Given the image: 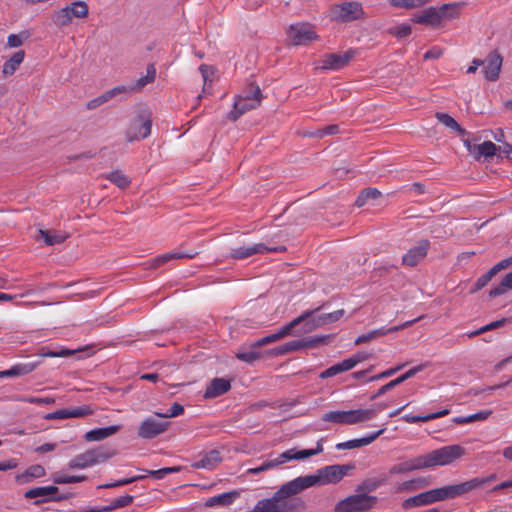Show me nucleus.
<instances>
[{
    "instance_id": "79ce46f5",
    "label": "nucleus",
    "mask_w": 512,
    "mask_h": 512,
    "mask_svg": "<svg viewBox=\"0 0 512 512\" xmlns=\"http://www.w3.org/2000/svg\"><path fill=\"white\" fill-rule=\"evenodd\" d=\"M51 20L55 26L62 28L71 24L73 19L70 17L67 9L61 8L52 14Z\"/></svg>"
},
{
    "instance_id": "de8ad7c7",
    "label": "nucleus",
    "mask_w": 512,
    "mask_h": 512,
    "mask_svg": "<svg viewBox=\"0 0 512 512\" xmlns=\"http://www.w3.org/2000/svg\"><path fill=\"white\" fill-rule=\"evenodd\" d=\"M109 181L111 183H114L118 189L124 190L128 188V185L130 183L127 176L124 174H121L119 172H113L108 177Z\"/></svg>"
},
{
    "instance_id": "4be33fe9",
    "label": "nucleus",
    "mask_w": 512,
    "mask_h": 512,
    "mask_svg": "<svg viewBox=\"0 0 512 512\" xmlns=\"http://www.w3.org/2000/svg\"><path fill=\"white\" fill-rule=\"evenodd\" d=\"M198 254H199V250H197V249H190L187 251H182L180 248V249H177V250H174V251H171L168 253H164L162 255L155 257L152 260V266L154 268H158V267L164 265L165 263H167L171 260H175V259H184V258L185 259H193Z\"/></svg>"
},
{
    "instance_id": "774afa93",
    "label": "nucleus",
    "mask_w": 512,
    "mask_h": 512,
    "mask_svg": "<svg viewBox=\"0 0 512 512\" xmlns=\"http://www.w3.org/2000/svg\"><path fill=\"white\" fill-rule=\"evenodd\" d=\"M510 265H512V255L498 262L490 270L496 275L498 272L508 268Z\"/></svg>"
},
{
    "instance_id": "7c9ffc66",
    "label": "nucleus",
    "mask_w": 512,
    "mask_h": 512,
    "mask_svg": "<svg viewBox=\"0 0 512 512\" xmlns=\"http://www.w3.org/2000/svg\"><path fill=\"white\" fill-rule=\"evenodd\" d=\"M430 485V481L425 477H417L411 480L404 481L395 486L394 491L396 493H404V492H415L420 489H424Z\"/></svg>"
},
{
    "instance_id": "423d86ee",
    "label": "nucleus",
    "mask_w": 512,
    "mask_h": 512,
    "mask_svg": "<svg viewBox=\"0 0 512 512\" xmlns=\"http://www.w3.org/2000/svg\"><path fill=\"white\" fill-rule=\"evenodd\" d=\"M323 451V445L321 441L317 442V446L315 449H304L297 451L296 449H289L274 459H270L268 461L263 462L260 466L256 468L249 469V473L251 474H259L261 472L267 471L271 468H274L278 465L284 464L290 460H301L305 458H309L311 456L317 455Z\"/></svg>"
},
{
    "instance_id": "603ef678",
    "label": "nucleus",
    "mask_w": 512,
    "mask_h": 512,
    "mask_svg": "<svg viewBox=\"0 0 512 512\" xmlns=\"http://www.w3.org/2000/svg\"><path fill=\"white\" fill-rule=\"evenodd\" d=\"M94 410L89 405H83L69 409L70 418H82L93 414Z\"/></svg>"
},
{
    "instance_id": "72a5a7b5",
    "label": "nucleus",
    "mask_w": 512,
    "mask_h": 512,
    "mask_svg": "<svg viewBox=\"0 0 512 512\" xmlns=\"http://www.w3.org/2000/svg\"><path fill=\"white\" fill-rule=\"evenodd\" d=\"M450 413L449 409H443L438 412L430 413L427 415H411V414H405L402 418L406 423H420V422H428L430 420H434L437 418L444 417Z\"/></svg>"
},
{
    "instance_id": "b1692460",
    "label": "nucleus",
    "mask_w": 512,
    "mask_h": 512,
    "mask_svg": "<svg viewBox=\"0 0 512 512\" xmlns=\"http://www.w3.org/2000/svg\"><path fill=\"white\" fill-rule=\"evenodd\" d=\"M385 430H386V428H382L378 431L370 433L369 435H367L365 437L358 438V439H351V440H348L345 442L337 443L335 447L337 450H350V449L360 448L363 446H368L371 443H373L380 435H382Z\"/></svg>"
},
{
    "instance_id": "ea45409f",
    "label": "nucleus",
    "mask_w": 512,
    "mask_h": 512,
    "mask_svg": "<svg viewBox=\"0 0 512 512\" xmlns=\"http://www.w3.org/2000/svg\"><path fill=\"white\" fill-rule=\"evenodd\" d=\"M45 475V469L41 465L30 466L25 473L17 476V481L26 483L32 478H40Z\"/></svg>"
},
{
    "instance_id": "c85d7f7f",
    "label": "nucleus",
    "mask_w": 512,
    "mask_h": 512,
    "mask_svg": "<svg viewBox=\"0 0 512 512\" xmlns=\"http://www.w3.org/2000/svg\"><path fill=\"white\" fill-rule=\"evenodd\" d=\"M425 469L422 456H418L404 462L393 465L389 469L390 474H403L414 470Z\"/></svg>"
},
{
    "instance_id": "9b49d317",
    "label": "nucleus",
    "mask_w": 512,
    "mask_h": 512,
    "mask_svg": "<svg viewBox=\"0 0 512 512\" xmlns=\"http://www.w3.org/2000/svg\"><path fill=\"white\" fill-rule=\"evenodd\" d=\"M108 457L109 455L99 448L90 449L71 459L68 467L70 469H85L106 460Z\"/></svg>"
},
{
    "instance_id": "f257e3e1",
    "label": "nucleus",
    "mask_w": 512,
    "mask_h": 512,
    "mask_svg": "<svg viewBox=\"0 0 512 512\" xmlns=\"http://www.w3.org/2000/svg\"><path fill=\"white\" fill-rule=\"evenodd\" d=\"M310 484L308 480H302L297 477L291 481L284 483L274 494V500L277 505L278 512H299L306 508L305 501L300 497H293L303 490L307 489Z\"/></svg>"
},
{
    "instance_id": "69168bd1",
    "label": "nucleus",
    "mask_w": 512,
    "mask_h": 512,
    "mask_svg": "<svg viewBox=\"0 0 512 512\" xmlns=\"http://www.w3.org/2000/svg\"><path fill=\"white\" fill-rule=\"evenodd\" d=\"M254 94H255V97L257 96V98L259 99V103H261L262 93H261V89L257 85H254V84L248 85V87L240 95L246 96V97H252V96H254Z\"/></svg>"
},
{
    "instance_id": "5701e85b",
    "label": "nucleus",
    "mask_w": 512,
    "mask_h": 512,
    "mask_svg": "<svg viewBox=\"0 0 512 512\" xmlns=\"http://www.w3.org/2000/svg\"><path fill=\"white\" fill-rule=\"evenodd\" d=\"M464 145L468 152L479 160L482 156L488 158L495 155L497 146L491 141H485L482 144H472L469 140H464Z\"/></svg>"
},
{
    "instance_id": "2eb2a0df",
    "label": "nucleus",
    "mask_w": 512,
    "mask_h": 512,
    "mask_svg": "<svg viewBox=\"0 0 512 512\" xmlns=\"http://www.w3.org/2000/svg\"><path fill=\"white\" fill-rule=\"evenodd\" d=\"M57 492L58 487L56 486H42L27 490L24 496L28 499H36L34 502L36 505L48 501H61L67 498L66 495H56Z\"/></svg>"
},
{
    "instance_id": "a18cd8bd",
    "label": "nucleus",
    "mask_w": 512,
    "mask_h": 512,
    "mask_svg": "<svg viewBox=\"0 0 512 512\" xmlns=\"http://www.w3.org/2000/svg\"><path fill=\"white\" fill-rule=\"evenodd\" d=\"M133 502V496L123 495L113 499L108 506L103 507L99 511L107 512L118 508L126 507Z\"/></svg>"
},
{
    "instance_id": "3c124183",
    "label": "nucleus",
    "mask_w": 512,
    "mask_h": 512,
    "mask_svg": "<svg viewBox=\"0 0 512 512\" xmlns=\"http://www.w3.org/2000/svg\"><path fill=\"white\" fill-rule=\"evenodd\" d=\"M180 469V467H165L158 470H146V473L155 477L156 479H162L168 474L179 472Z\"/></svg>"
},
{
    "instance_id": "1a4fd4ad",
    "label": "nucleus",
    "mask_w": 512,
    "mask_h": 512,
    "mask_svg": "<svg viewBox=\"0 0 512 512\" xmlns=\"http://www.w3.org/2000/svg\"><path fill=\"white\" fill-rule=\"evenodd\" d=\"M376 503V497L368 494H354L338 501L334 507L335 512H365Z\"/></svg>"
},
{
    "instance_id": "cd10ccee",
    "label": "nucleus",
    "mask_w": 512,
    "mask_h": 512,
    "mask_svg": "<svg viewBox=\"0 0 512 512\" xmlns=\"http://www.w3.org/2000/svg\"><path fill=\"white\" fill-rule=\"evenodd\" d=\"M231 388V383L225 378H214L206 387L204 392L205 398H216L228 392Z\"/></svg>"
},
{
    "instance_id": "338daca9",
    "label": "nucleus",
    "mask_w": 512,
    "mask_h": 512,
    "mask_svg": "<svg viewBox=\"0 0 512 512\" xmlns=\"http://www.w3.org/2000/svg\"><path fill=\"white\" fill-rule=\"evenodd\" d=\"M26 37L22 34H10L7 39V46L10 48H17L21 46Z\"/></svg>"
},
{
    "instance_id": "680f3d73",
    "label": "nucleus",
    "mask_w": 512,
    "mask_h": 512,
    "mask_svg": "<svg viewBox=\"0 0 512 512\" xmlns=\"http://www.w3.org/2000/svg\"><path fill=\"white\" fill-rule=\"evenodd\" d=\"M110 95L107 94V92L103 93L102 95L90 100L87 102L86 107L88 110H93L102 104L108 102L110 100Z\"/></svg>"
},
{
    "instance_id": "6e6d98bb",
    "label": "nucleus",
    "mask_w": 512,
    "mask_h": 512,
    "mask_svg": "<svg viewBox=\"0 0 512 512\" xmlns=\"http://www.w3.org/2000/svg\"><path fill=\"white\" fill-rule=\"evenodd\" d=\"M494 276H495V274L491 270H489L485 274L481 275L475 282L472 292H477V291L481 290L482 288H484L491 281V279Z\"/></svg>"
},
{
    "instance_id": "0e129e2a",
    "label": "nucleus",
    "mask_w": 512,
    "mask_h": 512,
    "mask_svg": "<svg viewBox=\"0 0 512 512\" xmlns=\"http://www.w3.org/2000/svg\"><path fill=\"white\" fill-rule=\"evenodd\" d=\"M405 366V364H401V365H398L396 367H393V368H390L386 371H383L375 376H372L370 378V381H376V380H379V379H383V378H388L392 375H394L396 372L400 371L401 369H403V367Z\"/></svg>"
},
{
    "instance_id": "13d9d810",
    "label": "nucleus",
    "mask_w": 512,
    "mask_h": 512,
    "mask_svg": "<svg viewBox=\"0 0 512 512\" xmlns=\"http://www.w3.org/2000/svg\"><path fill=\"white\" fill-rule=\"evenodd\" d=\"M339 132V126L336 124L328 125L323 129H317L315 132L311 133L310 136L322 138L325 135H334Z\"/></svg>"
},
{
    "instance_id": "ddd939ff",
    "label": "nucleus",
    "mask_w": 512,
    "mask_h": 512,
    "mask_svg": "<svg viewBox=\"0 0 512 512\" xmlns=\"http://www.w3.org/2000/svg\"><path fill=\"white\" fill-rule=\"evenodd\" d=\"M288 36L293 45H306L318 38L314 27L309 23H297L291 25L288 31Z\"/></svg>"
},
{
    "instance_id": "052dcab7",
    "label": "nucleus",
    "mask_w": 512,
    "mask_h": 512,
    "mask_svg": "<svg viewBox=\"0 0 512 512\" xmlns=\"http://www.w3.org/2000/svg\"><path fill=\"white\" fill-rule=\"evenodd\" d=\"M86 480V476H69V475H64V476H56L54 478V482L56 484H69V483H78V482H82Z\"/></svg>"
},
{
    "instance_id": "0eeeda50",
    "label": "nucleus",
    "mask_w": 512,
    "mask_h": 512,
    "mask_svg": "<svg viewBox=\"0 0 512 512\" xmlns=\"http://www.w3.org/2000/svg\"><path fill=\"white\" fill-rule=\"evenodd\" d=\"M350 465H330L318 469L315 475L300 476L302 480H308L307 488L315 485L336 484L340 482L351 470Z\"/></svg>"
},
{
    "instance_id": "39448f33",
    "label": "nucleus",
    "mask_w": 512,
    "mask_h": 512,
    "mask_svg": "<svg viewBox=\"0 0 512 512\" xmlns=\"http://www.w3.org/2000/svg\"><path fill=\"white\" fill-rule=\"evenodd\" d=\"M377 416L376 409H353L329 411L322 416L324 422L341 425H356L371 421Z\"/></svg>"
},
{
    "instance_id": "7ed1b4c3",
    "label": "nucleus",
    "mask_w": 512,
    "mask_h": 512,
    "mask_svg": "<svg viewBox=\"0 0 512 512\" xmlns=\"http://www.w3.org/2000/svg\"><path fill=\"white\" fill-rule=\"evenodd\" d=\"M459 16V7L456 3L444 4L440 7H428L412 17V21L432 28L443 27L448 20Z\"/></svg>"
},
{
    "instance_id": "2f4dec72",
    "label": "nucleus",
    "mask_w": 512,
    "mask_h": 512,
    "mask_svg": "<svg viewBox=\"0 0 512 512\" xmlns=\"http://www.w3.org/2000/svg\"><path fill=\"white\" fill-rule=\"evenodd\" d=\"M119 425H112L103 428H95L85 433L84 438L88 442L101 441L106 439L120 430Z\"/></svg>"
},
{
    "instance_id": "473e14b6",
    "label": "nucleus",
    "mask_w": 512,
    "mask_h": 512,
    "mask_svg": "<svg viewBox=\"0 0 512 512\" xmlns=\"http://www.w3.org/2000/svg\"><path fill=\"white\" fill-rule=\"evenodd\" d=\"M25 57V52L23 50L15 52L12 57L7 60L2 69V73L4 76H11L23 62Z\"/></svg>"
},
{
    "instance_id": "aec40b11",
    "label": "nucleus",
    "mask_w": 512,
    "mask_h": 512,
    "mask_svg": "<svg viewBox=\"0 0 512 512\" xmlns=\"http://www.w3.org/2000/svg\"><path fill=\"white\" fill-rule=\"evenodd\" d=\"M259 105V99L255 95L252 97L238 95L234 101V109L229 113V119L236 121L245 112L255 109Z\"/></svg>"
},
{
    "instance_id": "bb28decb",
    "label": "nucleus",
    "mask_w": 512,
    "mask_h": 512,
    "mask_svg": "<svg viewBox=\"0 0 512 512\" xmlns=\"http://www.w3.org/2000/svg\"><path fill=\"white\" fill-rule=\"evenodd\" d=\"M38 365L39 362L17 363L7 370L0 371V378L25 376L33 372Z\"/></svg>"
},
{
    "instance_id": "09e8293b",
    "label": "nucleus",
    "mask_w": 512,
    "mask_h": 512,
    "mask_svg": "<svg viewBox=\"0 0 512 512\" xmlns=\"http://www.w3.org/2000/svg\"><path fill=\"white\" fill-rule=\"evenodd\" d=\"M78 351H80V349L71 350V349L62 348L60 350H48V351L42 352L41 356L49 357V358L69 357Z\"/></svg>"
},
{
    "instance_id": "a878e982",
    "label": "nucleus",
    "mask_w": 512,
    "mask_h": 512,
    "mask_svg": "<svg viewBox=\"0 0 512 512\" xmlns=\"http://www.w3.org/2000/svg\"><path fill=\"white\" fill-rule=\"evenodd\" d=\"M319 342H321V339H314L311 341L292 340V341L284 343L283 345L275 347L274 349L271 350L270 354L274 355V356H280V355H284V354H287L292 351L300 350L301 348L310 347L314 343H319Z\"/></svg>"
},
{
    "instance_id": "c03bdc74",
    "label": "nucleus",
    "mask_w": 512,
    "mask_h": 512,
    "mask_svg": "<svg viewBox=\"0 0 512 512\" xmlns=\"http://www.w3.org/2000/svg\"><path fill=\"white\" fill-rule=\"evenodd\" d=\"M382 196L383 194H359L355 201V205L359 208L365 205L376 206L380 204Z\"/></svg>"
},
{
    "instance_id": "e433bc0d",
    "label": "nucleus",
    "mask_w": 512,
    "mask_h": 512,
    "mask_svg": "<svg viewBox=\"0 0 512 512\" xmlns=\"http://www.w3.org/2000/svg\"><path fill=\"white\" fill-rule=\"evenodd\" d=\"M435 117L445 127L451 129L452 131L457 132V134L459 136H464V135L467 134V131L464 128H462L457 123V121L453 117H451L449 114H447V113H436Z\"/></svg>"
},
{
    "instance_id": "dca6fc26",
    "label": "nucleus",
    "mask_w": 512,
    "mask_h": 512,
    "mask_svg": "<svg viewBox=\"0 0 512 512\" xmlns=\"http://www.w3.org/2000/svg\"><path fill=\"white\" fill-rule=\"evenodd\" d=\"M286 248L284 246H278V247H268L264 245L263 243H257L253 244L247 247H238L235 249H232L231 251V258L235 260H244L246 258H249L255 254H266L271 252H283Z\"/></svg>"
},
{
    "instance_id": "9d476101",
    "label": "nucleus",
    "mask_w": 512,
    "mask_h": 512,
    "mask_svg": "<svg viewBox=\"0 0 512 512\" xmlns=\"http://www.w3.org/2000/svg\"><path fill=\"white\" fill-rule=\"evenodd\" d=\"M332 17L336 21L349 22L364 18L362 5L358 2H344L332 8Z\"/></svg>"
},
{
    "instance_id": "bf43d9fd",
    "label": "nucleus",
    "mask_w": 512,
    "mask_h": 512,
    "mask_svg": "<svg viewBox=\"0 0 512 512\" xmlns=\"http://www.w3.org/2000/svg\"><path fill=\"white\" fill-rule=\"evenodd\" d=\"M504 322H505L504 319L493 321V322H491V323H489V324L479 328L478 330H475V331L471 332L469 334V337H474V336L480 335V334H482L484 332H487L489 330H493V329L499 328V327H501L504 324Z\"/></svg>"
},
{
    "instance_id": "49530a36",
    "label": "nucleus",
    "mask_w": 512,
    "mask_h": 512,
    "mask_svg": "<svg viewBox=\"0 0 512 512\" xmlns=\"http://www.w3.org/2000/svg\"><path fill=\"white\" fill-rule=\"evenodd\" d=\"M254 509L255 512H278L274 496L258 501Z\"/></svg>"
},
{
    "instance_id": "c9c22d12",
    "label": "nucleus",
    "mask_w": 512,
    "mask_h": 512,
    "mask_svg": "<svg viewBox=\"0 0 512 512\" xmlns=\"http://www.w3.org/2000/svg\"><path fill=\"white\" fill-rule=\"evenodd\" d=\"M40 238L45 242V244L52 246L55 244H60L64 242L68 235L62 232H58L55 230H39Z\"/></svg>"
},
{
    "instance_id": "e2e57ef3",
    "label": "nucleus",
    "mask_w": 512,
    "mask_h": 512,
    "mask_svg": "<svg viewBox=\"0 0 512 512\" xmlns=\"http://www.w3.org/2000/svg\"><path fill=\"white\" fill-rule=\"evenodd\" d=\"M390 32L398 38H404L411 34V26L408 24H400L391 29Z\"/></svg>"
},
{
    "instance_id": "4d7b16f0",
    "label": "nucleus",
    "mask_w": 512,
    "mask_h": 512,
    "mask_svg": "<svg viewBox=\"0 0 512 512\" xmlns=\"http://www.w3.org/2000/svg\"><path fill=\"white\" fill-rule=\"evenodd\" d=\"M144 477L145 476H141L140 475V476H134V477H131V478H125V479H121V480L115 481L113 483H106V484L100 485V486H98V488L99 489H106V488L124 486V485L130 484V483H132L134 481L141 480Z\"/></svg>"
},
{
    "instance_id": "6ab92c4d",
    "label": "nucleus",
    "mask_w": 512,
    "mask_h": 512,
    "mask_svg": "<svg viewBox=\"0 0 512 512\" xmlns=\"http://www.w3.org/2000/svg\"><path fill=\"white\" fill-rule=\"evenodd\" d=\"M430 243L428 240H421L417 246L410 248L402 258V263L408 267H414L427 255Z\"/></svg>"
},
{
    "instance_id": "412c9836",
    "label": "nucleus",
    "mask_w": 512,
    "mask_h": 512,
    "mask_svg": "<svg viewBox=\"0 0 512 512\" xmlns=\"http://www.w3.org/2000/svg\"><path fill=\"white\" fill-rule=\"evenodd\" d=\"M426 367V364H420L417 366H414L410 368L408 371H406L404 374L400 375L394 380H391L387 384L380 387L377 392L371 396V399L374 400L383 394H385L387 391L393 389L394 387L402 384L404 381L414 377L417 373L421 372Z\"/></svg>"
},
{
    "instance_id": "f704fd0d",
    "label": "nucleus",
    "mask_w": 512,
    "mask_h": 512,
    "mask_svg": "<svg viewBox=\"0 0 512 512\" xmlns=\"http://www.w3.org/2000/svg\"><path fill=\"white\" fill-rule=\"evenodd\" d=\"M239 496L237 491L225 492L209 498L206 502V506L212 507L216 505L228 506L234 502Z\"/></svg>"
},
{
    "instance_id": "8fccbe9b",
    "label": "nucleus",
    "mask_w": 512,
    "mask_h": 512,
    "mask_svg": "<svg viewBox=\"0 0 512 512\" xmlns=\"http://www.w3.org/2000/svg\"><path fill=\"white\" fill-rule=\"evenodd\" d=\"M434 493H435L434 489H431V490L417 494V498H418L417 500H418L419 506H425V505H430V504L436 503L437 501H436V497H435Z\"/></svg>"
},
{
    "instance_id": "37998d69",
    "label": "nucleus",
    "mask_w": 512,
    "mask_h": 512,
    "mask_svg": "<svg viewBox=\"0 0 512 512\" xmlns=\"http://www.w3.org/2000/svg\"><path fill=\"white\" fill-rule=\"evenodd\" d=\"M68 10L70 17L73 18H85L88 15V6L83 1H77L64 7Z\"/></svg>"
},
{
    "instance_id": "864d4df0",
    "label": "nucleus",
    "mask_w": 512,
    "mask_h": 512,
    "mask_svg": "<svg viewBox=\"0 0 512 512\" xmlns=\"http://www.w3.org/2000/svg\"><path fill=\"white\" fill-rule=\"evenodd\" d=\"M184 413V407L179 403H174L165 413L155 412V415L161 418L176 417Z\"/></svg>"
},
{
    "instance_id": "a211bd4d",
    "label": "nucleus",
    "mask_w": 512,
    "mask_h": 512,
    "mask_svg": "<svg viewBox=\"0 0 512 512\" xmlns=\"http://www.w3.org/2000/svg\"><path fill=\"white\" fill-rule=\"evenodd\" d=\"M483 61L485 62L483 65V74L485 79L488 81H496L501 72L503 62L502 56L497 51H493L489 53Z\"/></svg>"
},
{
    "instance_id": "6e6552de",
    "label": "nucleus",
    "mask_w": 512,
    "mask_h": 512,
    "mask_svg": "<svg viewBox=\"0 0 512 512\" xmlns=\"http://www.w3.org/2000/svg\"><path fill=\"white\" fill-rule=\"evenodd\" d=\"M465 454V449L460 445H448L422 455L424 467L449 465Z\"/></svg>"
},
{
    "instance_id": "58836bf2",
    "label": "nucleus",
    "mask_w": 512,
    "mask_h": 512,
    "mask_svg": "<svg viewBox=\"0 0 512 512\" xmlns=\"http://www.w3.org/2000/svg\"><path fill=\"white\" fill-rule=\"evenodd\" d=\"M156 77V68L155 65L150 63L147 65L146 75L144 77H140L134 85L131 86V90L140 91L145 85L152 83Z\"/></svg>"
},
{
    "instance_id": "5fc2aeb1",
    "label": "nucleus",
    "mask_w": 512,
    "mask_h": 512,
    "mask_svg": "<svg viewBox=\"0 0 512 512\" xmlns=\"http://www.w3.org/2000/svg\"><path fill=\"white\" fill-rule=\"evenodd\" d=\"M20 401L36 405H51L55 403L53 397H21Z\"/></svg>"
},
{
    "instance_id": "20e7f679",
    "label": "nucleus",
    "mask_w": 512,
    "mask_h": 512,
    "mask_svg": "<svg viewBox=\"0 0 512 512\" xmlns=\"http://www.w3.org/2000/svg\"><path fill=\"white\" fill-rule=\"evenodd\" d=\"M495 479L496 475L491 474L487 477H475L462 483L435 488L434 494L436 501L439 502L457 498L473 490L483 488L487 483L492 482Z\"/></svg>"
},
{
    "instance_id": "393cba45",
    "label": "nucleus",
    "mask_w": 512,
    "mask_h": 512,
    "mask_svg": "<svg viewBox=\"0 0 512 512\" xmlns=\"http://www.w3.org/2000/svg\"><path fill=\"white\" fill-rule=\"evenodd\" d=\"M352 52H345L343 54H327L322 60V69L338 70L346 66L352 59Z\"/></svg>"
},
{
    "instance_id": "f8f14e48",
    "label": "nucleus",
    "mask_w": 512,
    "mask_h": 512,
    "mask_svg": "<svg viewBox=\"0 0 512 512\" xmlns=\"http://www.w3.org/2000/svg\"><path fill=\"white\" fill-rule=\"evenodd\" d=\"M151 127L152 120L149 115H138L131 121L127 129L126 136L128 141L132 142L147 138L151 133Z\"/></svg>"
},
{
    "instance_id": "c756f323",
    "label": "nucleus",
    "mask_w": 512,
    "mask_h": 512,
    "mask_svg": "<svg viewBox=\"0 0 512 512\" xmlns=\"http://www.w3.org/2000/svg\"><path fill=\"white\" fill-rule=\"evenodd\" d=\"M222 461V457L218 450H210L205 453L202 458L191 464L192 468L195 469H214L220 462Z\"/></svg>"
},
{
    "instance_id": "4468645a",
    "label": "nucleus",
    "mask_w": 512,
    "mask_h": 512,
    "mask_svg": "<svg viewBox=\"0 0 512 512\" xmlns=\"http://www.w3.org/2000/svg\"><path fill=\"white\" fill-rule=\"evenodd\" d=\"M369 358V354L366 352H358L352 355L350 358L344 359L343 361L332 365L325 371H323L320 375L321 378L333 377L342 372H346L354 368L357 364L367 360Z\"/></svg>"
},
{
    "instance_id": "f3484780",
    "label": "nucleus",
    "mask_w": 512,
    "mask_h": 512,
    "mask_svg": "<svg viewBox=\"0 0 512 512\" xmlns=\"http://www.w3.org/2000/svg\"><path fill=\"white\" fill-rule=\"evenodd\" d=\"M169 426V422H162L154 417L145 418L138 428V436L143 439H152L164 433Z\"/></svg>"
},
{
    "instance_id": "f03ea898",
    "label": "nucleus",
    "mask_w": 512,
    "mask_h": 512,
    "mask_svg": "<svg viewBox=\"0 0 512 512\" xmlns=\"http://www.w3.org/2000/svg\"><path fill=\"white\" fill-rule=\"evenodd\" d=\"M312 314L311 311L305 312L304 314L300 315L299 317L295 318L291 322H289L287 325L283 326L278 332L273 333L271 335L265 336L255 342H253L250 345V349L247 351L239 350L235 356L240 361L246 362V363H253L256 360L261 358V353L257 350V348L276 342L285 336L289 335L294 327H296L298 324L306 320L308 317H310Z\"/></svg>"
},
{
    "instance_id": "4c0bfd02",
    "label": "nucleus",
    "mask_w": 512,
    "mask_h": 512,
    "mask_svg": "<svg viewBox=\"0 0 512 512\" xmlns=\"http://www.w3.org/2000/svg\"><path fill=\"white\" fill-rule=\"evenodd\" d=\"M508 290H512V271L507 273L501 282L489 291V296L492 298L501 296Z\"/></svg>"
},
{
    "instance_id": "a19ab883",
    "label": "nucleus",
    "mask_w": 512,
    "mask_h": 512,
    "mask_svg": "<svg viewBox=\"0 0 512 512\" xmlns=\"http://www.w3.org/2000/svg\"><path fill=\"white\" fill-rule=\"evenodd\" d=\"M344 313L345 311L343 309H339L331 313L322 314L313 319V326H321L324 324L336 322L344 315Z\"/></svg>"
}]
</instances>
